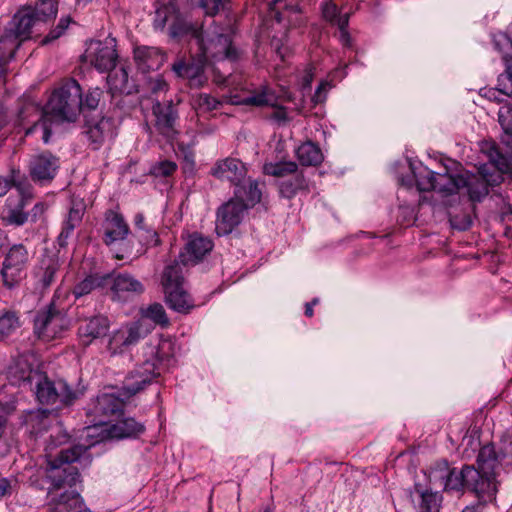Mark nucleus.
I'll use <instances>...</instances> for the list:
<instances>
[{
    "label": "nucleus",
    "mask_w": 512,
    "mask_h": 512,
    "mask_svg": "<svg viewBox=\"0 0 512 512\" xmlns=\"http://www.w3.org/2000/svg\"><path fill=\"white\" fill-rule=\"evenodd\" d=\"M503 96H510L512 94V75L510 73L500 74L498 77V85L496 87Z\"/></svg>",
    "instance_id": "56"
},
{
    "label": "nucleus",
    "mask_w": 512,
    "mask_h": 512,
    "mask_svg": "<svg viewBox=\"0 0 512 512\" xmlns=\"http://www.w3.org/2000/svg\"><path fill=\"white\" fill-rule=\"evenodd\" d=\"M277 100V97L275 93L267 88L263 87L259 91H255L250 96L244 97L243 99L239 101H235L237 104L242 105H251L256 107H263V106H275V101Z\"/></svg>",
    "instance_id": "35"
},
{
    "label": "nucleus",
    "mask_w": 512,
    "mask_h": 512,
    "mask_svg": "<svg viewBox=\"0 0 512 512\" xmlns=\"http://www.w3.org/2000/svg\"><path fill=\"white\" fill-rule=\"evenodd\" d=\"M109 328V320L104 316H97L84 321L78 329V334L83 343L88 345L94 339L105 336Z\"/></svg>",
    "instance_id": "26"
},
{
    "label": "nucleus",
    "mask_w": 512,
    "mask_h": 512,
    "mask_svg": "<svg viewBox=\"0 0 512 512\" xmlns=\"http://www.w3.org/2000/svg\"><path fill=\"white\" fill-rule=\"evenodd\" d=\"M177 170V164L170 160H161L150 167V175L157 178L171 176Z\"/></svg>",
    "instance_id": "45"
},
{
    "label": "nucleus",
    "mask_w": 512,
    "mask_h": 512,
    "mask_svg": "<svg viewBox=\"0 0 512 512\" xmlns=\"http://www.w3.org/2000/svg\"><path fill=\"white\" fill-rule=\"evenodd\" d=\"M115 47V40L112 38L104 41L92 40L87 45L84 58L98 71H110L115 67L118 58Z\"/></svg>",
    "instance_id": "11"
},
{
    "label": "nucleus",
    "mask_w": 512,
    "mask_h": 512,
    "mask_svg": "<svg viewBox=\"0 0 512 512\" xmlns=\"http://www.w3.org/2000/svg\"><path fill=\"white\" fill-rule=\"evenodd\" d=\"M29 252L23 244L13 245L7 252L1 270L4 285L8 288L18 284L25 275Z\"/></svg>",
    "instance_id": "10"
},
{
    "label": "nucleus",
    "mask_w": 512,
    "mask_h": 512,
    "mask_svg": "<svg viewBox=\"0 0 512 512\" xmlns=\"http://www.w3.org/2000/svg\"><path fill=\"white\" fill-rule=\"evenodd\" d=\"M124 402L119 397L110 393L98 395L92 412L97 416H113L122 412Z\"/></svg>",
    "instance_id": "28"
},
{
    "label": "nucleus",
    "mask_w": 512,
    "mask_h": 512,
    "mask_svg": "<svg viewBox=\"0 0 512 512\" xmlns=\"http://www.w3.org/2000/svg\"><path fill=\"white\" fill-rule=\"evenodd\" d=\"M71 22V19L69 17H62L57 26L52 29L45 38L42 40V44H48L56 39H58L61 35L64 34L66 29L68 28L69 24Z\"/></svg>",
    "instance_id": "52"
},
{
    "label": "nucleus",
    "mask_w": 512,
    "mask_h": 512,
    "mask_svg": "<svg viewBox=\"0 0 512 512\" xmlns=\"http://www.w3.org/2000/svg\"><path fill=\"white\" fill-rule=\"evenodd\" d=\"M82 446L62 449L57 455L46 454V477L51 482L48 490L49 512H77L82 507L80 494L73 489L79 482V473L70 463L77 461L84 453Z\"/></svg>",
    "instance_id": "2"
},
{
    "label": "nucleus",
    "mask_w": 512,
    "mask_h": 512,
    "mask_svg": "<svg viewBox=\"0 0 512 512\" xmlns=\"http://www.w3.org/2000/svg\"><path fill=\"white\" fill-rule=\"evenodd\" d=\"M105 287H109L113 299L119 301L128 300L144 290L142 283L127 273L105 275Z\"/></svg>",
    "instance_id": "16"
},
{
    "label": "nucleus",
    "mask_w": 512,
    "mask_h": 512,
    "mask_svg": "<svg viewBox=\"0 0 512 512\" xmlns=\"http://www.w3.org/2000/svg\"><path fill=\"white\" fill-rule=\"evenodd\" d=\"M247 210L241 200L233 198L223 204L217 212L216 231L219 235H227L240 224Z\"/></svg>",
    "instance_id": "15"
},
{
    "label": "nucleus",
    "mask_w": 512,
    "mask_h": 512,
    "mask_svg": "<svg viewBox=\"0 0 512 512\" xmlns=\"http://www.w3.org/2000/svg\"><path fill=\"white\" fill-rule=\"evenodd\" d=\"M476 464L477 467L465 465L457 470L450 469L445 461L438 463L430 471V482L444 490L459 491L467 488L484 502H491L498 491L497 473L500 468L494 445L487 444L479 449Z\"/></svg>",
    "instance_id": "1"
},
{
    "label": "nucleus",
    "mask_w": 512,
    "mask_h": 512,
    "mask_svg": "<svg viewBox=\"0 0 512 512\" xmlns=\"http://www.w3.org/2000/svg\"><path fill=\"white\" fill-rule=\"evenodd\" d=\"M213 248L212 241L198 234L190 236L185 249L179 255L180 263L183 266L196 264Z\"/></svg>",
    "instance_id": "20"
},
{
    "label": "nucleus",
    "mask_w": 512,
    "mask_h": 512,
    "mask_svg": "<svg viewBox=\"0 0 512 512\" xmlns=\"http://www.w3.org/2000/svg\"><path fill=\"white\" fill-rule=\"evenodd\" d=\"M308 184L304 176L297 175L293 182L286 181L281 184V193L286 197H292L297 191L305 190Z\"/></svg>",
    "instance_id": "47"
},
{
    "label": "nucleus",
    "mask_w": 512,
    "mask_h": 512,
    "mask_svg": "<svg viewBox=\"0 0 512 512\" xmlns=\"http://www.w3.org/2000/svg\"><path fill=\"white\" fill-rule=\"evenodd\" d=\"M145 430V427L142 423L136 421L132 417H125L122 418L115 423H100L97 425H94L93 427H87L86 428V436L87 437H94L98 431L102 434L100 436L99 440H95L90 442L89 445L83 446L85 449V452L90 446H93L95 443L102 441L104 439H123V438H130V437H137L141 433H143Z\"/></svg>",
    "instance_id": "8"
},
{
    "label": "nucleus",
    "mask_w": 512,
    "mask_h": 512,
    "mask_svg": "<svg viewBox=\"0 0 512 512\" xmlns=\"http://www.w3.org/2000/svg\"><path fill=\"white\" fill-rule=\"evenodd\" d=\"M102 95V91L99 88H93L88 91L85 96L84 101H82V107H86L88 109H95L100 101Z\"/></svg>",
    "instance_id": "57"
},
{
    "label": "nucleus",
    "mask_w": 512,
    "mask_h": 512,
    "mask_svg": "<svg viewBox=\"0 0 512 512\" xmlns=\"http://www.w3.org/2000/svg\"><path fill=\"white\" fill-rule=\"evenodd\" d=\"M495 49L502 55L503 61L512 58V40L505 33H498L493 38Z\"/></svg>",
    "instance_id": "44"
},
{
    "label": "nucleus",
    "mask_w": 512,
    "mask_h": 512,
    "mask_svg": "<svg viewBox=\"0 0 512 512\" xmlns=\"http://www.w3.org/2000/svg\"><path fill=\"white\" fill-rule=\"evenodd\" d=\"M59 268L60 261L58 252L45 249L35 270L38 283L43 288L49 287L54 282Z\"/></svg>",
    "instance_id": "21"
},
{
    "label": "nucleus",
    "mask_w": 512,
    "mask_h": 512,
    "mask_svg": "<svg viewBox=\"0 0 512 512\" xmlns=\"http://www.w3.org/2000/svg\"><path fill=\"white\" fill-rule=\"evenodd\" d=\"M481 96L494 101V102H501L502 98L500 96H503L501 92L497 88H484L480 90Z\"/></svg>",
    "instance_id": "61"
},
{
    "label": "nucleus",
    "mask_w": 512,
    "mask_h": 512,
    "mask_svg": "<svg viewBox=\"0 0 512 512\" xmlns=\"http://www.w3.org/2000/svg\"><path fill=\"white\" fill-rule=\"evenodd\" d=\"M461 445L465 447L464 453H468V448L475 452L480 447L479 431L476 427L468 430L462 439ZM467 456H470V454H467Z\"/></svg>",
    "instance_id": "51"
},
{
    "label": "nucleus",
    "mask_w": 512,
    "mask_h": 512,
    "mask_svg": "<svg viewBox=\"0 0 512 512\" xmlns=\"http://www.w3.org/2000/svg\"><path fill=\"white\" fill-rule=\"evenodd\" d=\"M59 167V159L52 153L43 151L31 157L29 173L33 181L45 184L55 178Z\"/></svg>",
    "instance_id": "13"
},
{
    "label": "nucleus",
    "mask_w": 512,
    "mask_h": 512,
    "mask_svg": "<svg viewBox=\"0 0 512 512\" xmlns=\"http://www.w3.org/2000/svg\"><path fill=\"white\" fill-rule=\"evenodd\" d=\"M226 0H201V6L208 15H215L224 8Z\"/></svg>",
    "instance_id": "59"
},
{
    "label": "nucleus",
    "mask_w": 512,
    "mask_h": 512,
    "mask_svg": "<svg viewBox=\"0 0 512 512\" xmlns=\"http://www.w3.org/2000/svg\"><path fill=\"white\" fill-rule=\"evenodd\" d=\"M10 374L14 377L16 383L35 382L36 397L42 404H56L60 402L65 405L71 404L77 394L63 380L56 382L50 381L45 375L33 371L26 360L18 359L16 365L10 368Z\"/></svg>",
    "instance_id": "4"
},
{
    "label": "nucleus",
    "mask_w": 512,
    "mask_h": 512,
    "mask_svg": "<svg viewBox=\"0 0 512 512\" xmlns=\"http://www.w3.org/2000/svg\"><path fill=\"white\" fill-rule=\"evenodd\" d=\"M20 45L21 42L5 28L0 36V60L7 63L14 57Z\"/></svg>",
    "instance_id": "36"
},
{
    "label": "nucleus",
    "mask_w": 512,
    "mask_h": 512,
    "mask_svg": "<svg viewBox=\"0 0 512 512\" xmlns=\"http://www.w3.org/2000/svg\"><path fill=\"white\" fill-rule=\"evenodd\" d=\"M144 317L151 319L156 324L167 326L169 324V319L166 315V312L163 306L159 303H154L150 305L144 312Z\"/></svg>",
    "instance_id": "46"
},
{
    "label": "nucleus",
    "mask_w": 512,
    "mask_h": 512,
    "mask_svg": "<svg viewBox=\"0 0 512 512\" xmlns=\"http://www.w3.org/2000/svg\"><path fill=\"white\" fill-rule=\"evenodd\" d=\"M189 39L195 42L203 58L207 61L236 58V51L231 45L230 36L227 34L213 30L212 32H206L204 35L201 29L195 26Z\"/></svg>",
    "instance_id": "6"
},
{
    "label": "nucleus",
    "mask_w": 512,
    "mask_h": 512,
    "mask_svg": "<svg viewBox=\"0 0 512 512\" xmlns=\"http://www.w3.org/2000/svg\"><path fill=\"white\" fill-rule=\"evenodd\" d=\"M501 180V175L494 177L488 172L487 167L484 165L479 168L478 175L468 172L464 173L462 188L467 189L472 201H480L489 193L488 186L499 184Z\"/></svg>",
    "instance_id": "14"
},
{
    "label": "nucleus",
    "mask_w": 512,
    "mask_h": 512,
    "mask_svg": "<svg viewBox=\"0 0 512 512\" xmlns=\"http://www.w3.org/2000/svg\"><path fill=\"white\" fill-rule=\"evenodd\" d=\"M13 186L16 193L6 199L0 218L7 226H22L29 220L26 208L34 198L33 188L24 180H14Z\"/></svg>",
    "instance_id": "5"
},
{
    "label": "nucleus",
    "mask_w": 512,
    "mask_h": 512,
    "mask_svg": "<svg viewBox=\"0 0 512 512\" xmlns=\"http://www.w3.org/2000/svg\"><path fill=\"white\" fill-rule=\"evenodd\" d=\"M14 180L17 179L13 177V179L10 180L6 177L0 176V197L4 196L8 192L9 188L13 186Z\"/></svg>",
    "instance_id": "62"
},
{
    "label": "nucleus",
    "mask_w": 512,
    "mask_h": 512,
    "mask_svg": "<svg viewBox=\"0 0 512 512\" xmlns=\"http://www.w3.org/2000/svg\"><path fill=\"white\" fill-rule=\"evenodd\" d=\"M322 15L326 21L336 26H338V20L344 17V14H341L338 11L336 4H334L331 0L326 1L322 5Z\"/></svg>",
    "instance_id": "50"
},
{
    "label": "nucleus",
    "mask_w": 512,
    "mask_h": 512,
    "mask_svg": "<svg viewBox=\"0 0 512 512\" xmlns=\"http://www.w3.org/2000/svg\"><path fill=\"white\" fill-rule=\"evenodd\" d=\"M349 12L344 13V17H342L340 20H338V28L340 31V41L343 45L349 46L350 45V35L347 31L348 23H349Z\"/></svg>",
    "instance_id": "58"
},
{
    "label": "nucleus",
    "mask_w": 512,
    "mask_h": 512,
    "mask_svg": "<svg viewBox=\"0 0 512 512\" xmlns=\"http://www.w3.org/2000/svg\"><path fill=\"white\" fill-rule=\"evenodd\" d=\"M83 214L84 205L81 202L73 203L63 222L62 230L57 239L60 247L67 245L68 238L71 236L75 227L80 224Z\"/></svg>",
    "instance_id": "29"
},
{
    "label": "nucleus",
    "mask_w": 512,
    "mask_h": 512,
    "mask_svg": "<svg viewBox=\"0 0 512 512\" xmlns=\"http://www.w3.org/2000/svg\"><path fill=\"white\" fill-rule=\"evenodd\" d=\"M153 114L155 116V127L157 131L168 139L176 135L177 111L172 101L160 103L158 100L153 105Z\"/></svg>",
    "instance_id": "18"
},
{
    "label": "nucleus",
    "mask_w": 512,
    "mask_h": 512,
    "mask_svg": "<svg viewBox=\"0 0 512 512\" xmlns=\"http://www.w3.org/2000/svg\"><path fill=\"white\" fill-rule=\"evenodd\" d=\"M20 327L19 316L15 311L4 310L0 313V339L14 333Z\"/></svg>",
    "instance_id": "39"
},
{
    "label": "nucleus",
    "mask_w": 512,
    "mask_h": 512,
    "mask_svg": "<svg viewBox=\"0 0 512 512\" xmlns=\"http://www.w3.org/2000/svg\"><path fill=\"white\" fill-rule=\"evenodd\" d=\"M183 281L182 268L178 261L165 267L162 275L164 290L182 286Z\"/></svg>",
    "instance_id": "37"
},
{
    "label": "nucleus",
    "mask_w": 512,
    "mask_h": 512,
    "mask_svg": "<svg viewBox=\"0 0 512 512\" xmlns=\"http://www.w3.org/2000/svg\"><path fill=\"white\" fill-rule=\"evenodd\" d=\"M299 162L304 166H317L323 161L321 149L313 142L301 144L296 151Z\"/></svg>",
    "instance_id": "32"
},
{
    "label": "nucleus",
    "mask_w": 512,
    "mask_h": 512,
    "mask_svg": "<svg viewBox=\"0 0 512 512\" xmlns=\"http://www.w3.org/2000/svg\"><path fill=\"white\" fill-rule=\"evenodd\" d=\"M104 228V242L107 245L123 240L129 232V227L122 215L114 211H108L106 213Z\"/></svg>",
    "instance_id": "24"
},
{
    "label": "nucleus",
    "mask_w": 512,
    "mask_h": 512,
    "mask_svg": "<svg viewBox=\"0 0 512 512\" xmlns=\"http://www.w3.org/2000/svg\"><path fill=\"white\" fill-rule=\"evenodd\" d=\"M38 25L34 14L33 7H21L8 22L5 27L13 34L21 43L31 37L32 28Z\"/></svg>",
    "instance_id": "19"
},
{
    "label": "nucleus",
    "mask_w": 512,
    "mask_h": 512,
    "mask_svg": "<svg viewBox=\"0 0 512 512\" xmlns=\"http://www.w3.org/2000/svg\"><path fill=\"white\" fill-rule=\"evenodd\" d=\"M273 111L268 116V118L280 126L286 125L291 121V117L289 116L287 110L283 106H279L277 104V100L275 101V106H271Z\"/></svg>",
    "instance_id": "53"
},
{
    "label": "nucleus",
    "mask_w": 512,
    "mask_h": 512,
    "mask_svg": "<svg viewBox=\"0 0 512 512\" xmlns=\"http://www.w3.org/2000/svg\"><path fill=\"white\" fill-rule=\"evenodd\" d=\"M166 303L175 311L187 313L193 307L192 300L183 286L164 290Z\"/></svg>",
    "instance_id": "31"
},
{
    "label": "nucleus",
    "mask_w": 512,
    "mask_h": 512,
    "mask_svg": "<svg viewBox=\"0 0 512 512\" xmlns=\"http://www.w3.org/2000/svg\"><path fill=\"white\" fill-rule=\"evenodd\" d=\"M298 169V166L293 161L284 162H270L265 163L263 166V172L267 175L274 177H285L290 174H294Z\"/></svg>",
    "instance_id": "40"
},
{
    "label": "nucleus",
    "mask_w": 512,
    "mask_h": 512,
    "mask_svg": "<svg viewBox=\"0 0 512 512\" xmlns=\"http://www.w3.org/2000/svg\"><path fill=\"white\" fill-rule=\"evenodd\" d=\"M169 26V35L173 39H189L195 26L185 22L179 15L177 3L170 0L157 8L154 18L155 29L163 30Z\"/></svg>",
    "instance_id": "9"
},
{
    "label": "nucleus",
    "mask_w": 512,
    "mask_h": 512,
    "mask_svg": "<svg viewBox=\"0 0 512 512\" xmlns=\"http://www.w3.org/2000/svg\"><path fill=\"white\" fill-rule=\"evenodd\" d=\"M207 62L200 53L197 61L186 62L178 59L172 65V71L180 78L188 79L191 85H200V77L204 71V63Z\"/></svg>",
    "instance_id": "25"
},
{
    "label": "nucleus",
    "mask_w": 512,
    "mask_h": 512,
    "mask_svg": "<svg viewBox=\"0 0 512 512\" xmlns=\"http://www.w3.org/2000/svg\"><path fill=\"white\" fill-rule=\"evenodd\" d=\"M82 109V89L78 82L70 79L64 82L59 88L52 93L46 110L43 112L41 108L34 104L28 103L20 111L21 119L25 118L26 113H34L39 116L31 127L25 131V135H30L36 130L42 131V140L48 143L51 135L50 126L53 122H74Z\"/></svg>",
    "instance_id": "3"
},
{
    "label": "nucleus",
    "mask_w": 512,
    "mask_h": 512,
    "mask_svg": "<svg viewBox=\"0 0 512 512\" xmlns=\"http://www.w3.org/2000/svg\"><path fill=\"white\" fill-rule=\"evenodd\" d=\"M86 133L88 139L94 144V149H97L107 137L112 135V123L109 119L102 118L89 126Z\"/></svg>",
    "instance_id": "33"
},
{
    "label": "nucleus",
    "mask_w": 512,
    "mask_h": 512,
    "mask_svg": "<svg viewBox=\"0 0 512 512\" xmlns=\"http://www.w3.org/2000/svg\"><path fill=\"white\" fill-rule=\"evenodd\" d=\"M498 121L506 135L512 136V104L502 106L498 113Z\"/></svg>",
    "instance_id": "48"
},
{
    "label": "nucleus",
    "mask_w": 512,
    "mask_h": 512,
    "mask_svg": "<svg viewBox=\"0 0 512 512\" xmlns=\"http://www.w3.org/2000/svg\"><path fill=\"white\" fill-rule=\"evenodd\" d=\"M57 11V0H41L33 7V14L38 24L54 18L57 15Z\"/></svg>",
    "instance_id": "38"
},
{
    "label": "nucleus",
    "mask_w": 512,
    "mask_h": 512,
    "mask_svg": "<svg viewBox=\"0 0 512 512\" xmlns=\"http://www.w3.org/2000/svg\"><path fill=\"white\" fill-rule=\"evenodd\" d=\"M96 287H105V275L88 276L74 287L73 293L76 297H81L90 293Z\"/></svg>",
    "instance_id": "42"
},
{
    "label": "nucleus",
    "mask_w": 512,
    "mask_h": 512,
    "mask_svg": "<svg viewBox=\"0 0 512 512\" xmlns=\"http://www.w3.org/2000/svg\"><path fill=\"white\" fill-rule=\"evenodd\" d=\"M129 347L130 346L127 343V338L123 333L122 327L113 332L107 345V349L111 355L123 353Z\"/></svg>",
    "instance_id": "43"
},
{
    "label": "nucleus",
    "mask_w": 512,
    "mask_h": 512,
    "mask_svg": "<svg viewBox=\"0 0 512 512\" xmlns=\"http://www.w3.org/2000/svg\"><path fill=\"white\" fill-rule=\"evenodd\" d=\"M15 481L0 478V498L10 496L13 493Z\"/></svg>",
    "instance_id": "60"
},
{
    "label": "nucleus",
    "mask_w": 512,
    "mask_h": 512,
    "mask_svg": "<svg viewBox=\"0 0 512 512\" xmlns=\"http://www.w3.org/2000/svg\"><path fill=\"white\" fill-rule=\"evenodd\" d=\"M156 375L155 363L151 360H146L125 378L122 394L127 398L135 395L147 384L151 383Z\"/></svg>",
    "instance_id": "17"
},
{
    "label": "nucleus",
    "mask_w": 512,
    "mask_h": 512,
    "mask_svg": "<svg viewBox=\"0 0 512 512\" xmlns=\"http://www.w3.org/2000/svg\"><path fill=\"white\" fill-rule=\"evenodd\" d=\"M147 88L152 95L159 97L161 94L167 92L168 84L162 77L157 76L156 78H149L147 80Z\"/></svg>",
    "instance_id": "54"
},
{
    "label": "nucleus",
    "mask_w": 512,
    "mask_h": 512,
    "mask_svg": "<svg viewBox=\"0 0 512 512\" xmlns=\"http://www.w3.org/2000/svg\"><path fill=\"white\" fill-rule=\"evenodd\" d=\"M196 103L200 109L205 111L217 109L220 105V102L209 94H200L196 99Z\"/></svg>",
    "instance_id": "55"
},
{
    "label": "nucleus",
    "mask_w": 512,
    "mask_h": 512,
    "mask_svg": "<svg viewBox=\"0 0 512 512\" xmlns=\"http://www.w3.org/2000/svg\"><path fill=\"white\" fill-rule=\"evenodd\" d=\"M413 502L418 503L420 512H439L442 496L437 492L424 489L420 484H416L411 492Z\"/></svg>",
    "instance_id": "27"
},
{
    "label": "nucleus",
    "mask_w": 512,
    "mask_h": 512,
    "mask_svg": "<svg viewBox=\"0 0 512 512\" xmlns=\"http://www.w3.org/2000/svg\"><path fill=\"white\" fill-rule=\"evenodd\" d=\"M464 173L451 175L449 173H436L432 176L433 182L419 181V191L435 190L443 194H453L462 188Z\"/></svg>",
    "instance_id": "22"
},
{
    "label": "nucleus",
    "mask_w": 512,
    "mask_h": 512,
    "mask_svg": "<svg viewBox=\"0 0 512 512\" xmlns=\"http://www.w3.org/2000/svg\"><path fill=\"white\" fill-rule=\"evenodd\" d=\"M134 60L138 69L146 73L158 70L165 61V55L156 47L139 46L134 49Z\"/></svg>",
    "instance_id": "23"
},
{
    "label": "nucleus",
    "mask_w": 512,
    "mask_h": 512,
    "mask_svg": "<svg viewBox=\"0 0 512 512\" xmlns=\"http://www.w3.org/2000/svg\"><path fill=\"white\" fill-rule=\"evenodd\" d=\"M481 151L487 155L490 162L497 168L500 173H507L510 170L508 158L503 155L496 143L485 141L482 143Z\"/></svg>",
    "instance_id": "34"
},
{
    "label": "nucleus",
    "mask_w": 512,
    "mask_h": 512,
    "mask_svg": "<svg viewBox=\"0 0 512 512\" xmlns=\"http://www.w3.org/2000/svg\"><path fill=\"white\" fill-rule=\"evenodd\" d=\"M432 176H436V173L428 169H424V171H422L420 175L416 178L417 189L419 190V181L433 182Z\"/></svg>",
    "instance_id": "63"
},
{
    "label": "nucleus",
    "mask_w": 512,
    "mask_h": 512,
    "mask_svg": "<svg viewBox=\"0 0 512 512\" xmlns=\"http://www.w3.org/2000/svg\"><path fill=\"white\" fill-rule=\"evenodd\" d=\"M107 84L112 95L131 94L136 91L135 86L129 82L128 72L123 67L108 74Z\"/></svg>",
    "instance_id": "30"
},
{
    "label": "nucleus",
    "mask_w": 512,
    "mask_h": 512,
    "mask_svg": "<svg viewBox=\"0 0 512 512\" xmlns=\"http://www.w3.org/2000/svg\"><path fill=\"white\" fill-rule=\"evenodd\" d=\"M123 333L127 338L129 346L135 345L142 337V324L134 322L122 327Z\"/></svg>",
    "instance_id": "49"
},
{
    "label": "nucleus",
    "mask_w": 512,
    "mask_h": 512,
    "mask_svg": "<svg viewBox=\"0 0 512 512\" xmlns=\"http://www.w3.org/2000/svg\"><path fill=\"white\" fill-rule=\"evenodd\" d=\"M241 187L245 189V193L241 197L235 196L236 199L241 200L247 208L254 206L261 200V191L258 188V183L251 179H246L241 183Z\"/></svg>",
    "instance_id": "41"
},
{
    "label": "nucleus",
    "mask_w": 512,
    "mask_h": 512,
    "mask_svg": "<svg viewBox=\"0 0 512 512\" xmlns=\"http://www.w3.org/2000/svg\"><path fill=\"white\" fill-rule=\"evenodd\" d=\"M69 319L63 309L52 301L45 309L38 312L34 320L35 333L44 341L60 337L69 327Z\"/></svg>",
    "instance_id": "7"
},
{
    "label": "nucleus",
    "mask_w": 512,
    "mask_h": 512,
    "mask_svg": "<svg viewBox=\"0 0 512 512\" xmlns=\"http://www.w3.org/2000/svg\"><path fill=\"white\" fill-rule=\"evenodd\" d=\"M210 174L221 181H229L234 185L235 196L241 197L245 193L241 183L245 180L247 168L239 159L227 157L216 161L210 170Z\"/></svg>",
    "instance_id": "12"
},
{
    "label": "nucleus",
    "mask_w": 512,
    "mask_h": 512,
    "mask_svg": "<svg viewBox=\"0 0 512 512\" xmlns=\"http://www.w3.org/2000/svg\"><path fill=\"white\" fill-rule=\"evenodd\" d=\"M172 346V343L168 340H163L159 344V352L157 353V358L160 360H163L164 358H167L169 356L168 353H165L164 351L166 349H170Z\"/></svg>",
    "instance_id": "64"
}]
</instances>
